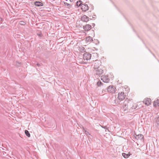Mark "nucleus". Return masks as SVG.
Here are the masks:
<instances>
[{
	"mask_svg": "<svg viewBox=\"0 0 159 159\" xmlns=\"http://www.w3.org/2000/svg\"><path fill=\"white\" fill-rule=\"evenodd\" d=\"M125 94L124 92H121L119 93L118 95V99H116L115 100V102L116 103H120V100H123L125 98Z\"/></svg>",
	"mask_w": 159,
	"mask_h": 159,
	"instance_id": "1",
	"label": "nucleus"
},
{
	"mask_svg": "<svg viewBox=\"0 0 159 159\" xmlns=\"http://www.w3.org/2000/svg\"><path fill=\"white\" fill-rule=\"evenodd\" d=\"M129 100H126L124 101L122 107L124 111L126 112L129 111Z\"/></svg>",
	"mask_w": 159,
	"mask_h": 159,
	"instance_id": "2",
	"label": "nucleus"
},
{
	"mask_svg": "<svg viewBox=\"0 0 159 159\" xmlns=\"http://www.w3.org/2000/svg\"><path fill=\"white\" fill-rule=\"evenodd\" d=\"M129 111H133L134 110L137 108L136 105L131 100H129Z\"/></svg>",
	"mask_w": 159,
	"mask_h": 159,
	"instance_id": "3",
	"label": "nucleus"
},
{
	"mask_svg": "<svg viewBox=\"0 0 159 159\" xmlns=\"http://www.w3.org/2000/svg\"><path fill=\"white\" fill-rule=\"evenodd\" d=\"M91 54L86 52L83 55V57L84 59L85 60H89L91 59Z\"/></svg>",
	"mask_w": 159,
	"mask_h": 159,
	"instance_id": "4",
	"label": "nucleus"
},
{
	"mask_svg": "<svg viewBox=\"0 0 159 159\" xmlns=\"http://www.w3.org/2000/svg\"><path fill=\"white\" fill-rule=\"evenodd\" d=\"M107 91L111 93H114L115 92V87L113 86H109L107 89Z\"/></svg>",
	"mask_w": 159,
	"mask_h": 159,
	"instance_id": "5",
	"label": "nucleus"
},
{
	"mask_svg": "<svg viewBox=\"0 0 159 159\" xmlns=\"http://www.w3.org/2000/svg\"><path fill=\"white\" fill-rule=\"evenodd\" d=\"M101 80L103 82L108 83L110 81V79L107 75H103L101 77Z\"/></svg>",
	"mask_w": 159,
	"mask_h": 159,
	"instance_id": "6",
	"label": "nucleus"
},
{
	"mask_svg": "<svg viewBox=\"0 0 159 159\" xmlns=\"http://www.w3.org/2000/svg\"><path fill=\"white\" fill-rule=\"evenodd\" d=\"M96 72L95 74L98 76H100L103 73V70L101 68H98V69L96 70Z\"/></svg>",
	"mask_w": 159,
	"mask_h": 159,
	"instance_id": "7",
	"label": "nucleus"
},
{
	"mask_svg": "<svg viewBox=\"0 0 159 159\" xmlns=\"http://www.w3.org/2000/svg\"><path fill=\"white\" fill-rule=\"evenodd\" d=\"M81 7L82 11H86L89 9L88 5L86 4H82L81 5Z\"/></svg>",
	"mask_w": 159,
	"mask_h": 159,
	"instance_id": "8",
	"label": "nucleus"
},
{
	"mask_svg": "<svg viewBox=\"0 0 159 159\" xmlns=\"http://www.w3.org/2000/svg\"><path fill=\"white\" fill-rule=\"evenodd\" d=\"M81 20L84 22H87L89 20V18L86 15H84L81 17Z\"/></svg>",
	"mask_w": 159,
	"mask_h": 159,
	"instance_id": "9",
	"label": "nucleus"
},
{
	"mask_svg": "<svg viewBox=\"0 0 159 159\" xmlns=\"http://www.w3.org/2000/svg\"><path fill=\"white\" fill-rule=\"evenodd\" d=\"M83 28L85 31H88L91 29V26L89 24L83 26Z\"/></svg>",
	"mask_w": 159,
	"mask_h": 159,
	"instance_id": "10",
	"label": "nucleus"
},
{
	"mask_svg": "<svg viewBox=\"0 0 159 159\" xmlns=\"http://www.w3.org/2000/svg\"><path fill=\"white\" fill-rule=\"evenodd\" d=\"M151 99L149 98H146L143 100V102L146 105L148 106L151 104Z\"/></svg>",
	"mask_w": 159,
	"mask_h": 159,
	"instance_id": "11",
	"label": "nucleus"
},
{
	"mask_svg": "<svg viewBox=\"0 0 159 159\" xmlns=\"http://www.w3.org/2000/svg\"><path fill=\"white\" fill-rule=\"evenodd\" d=\"M143 135L141 134H139L138 135L136 134V135L135 136V139L137 140H141L143 138Z\"/></svg>",
	"mask_w": 159,
	"mask_h": 159,
	"instance_id": "12",
	"label": "nucleus"
},
{
	"mask_svg": "<svg viewBox=\"0 0 159 159\" xmlns=\"http://www.w3.org/2000/svg\"><path fill=\"white\" fill-rule=\"evenodd\" d=\"M34 4L37 7H40L43 6V4L41 2L36 1L34 2Z\"/></svg>",
	"mask_w": 159,
	"mask_h": 159,
	"instance_id": "13",
	"label": "nucleus"
},
{
	"mask_svg": "<svg viewBox=\"0 0 159 159\" xmlns=\"http://www.w3.org/2000/svg\"><path fill=\"white\" fill-rule=\"evenodd\" d=\"M85 40L86 42H93V38L89 36L86 38Z\"/></svg>",
	"mask_w": 159,
	"mask_h": 159,
	"instance_id": "14",
	"label": "nucleus"
},
{
	"mask_svg": "<svg viewBox=\"0 0 159 159\" xmlns=\"http://www.w3.org/2000/svg\"><path fill=\"white\" fill-rule=\"evenodd\" d=\"M153 105L154 106L156 107L157 106H159V100L157 99L153 103Z\"/></svg>",
	"mask_w": 159,
	"mask_h": 159,
	"instance_id": "15",
	"label": "nucleus"
},
{
	"mask_svg": "<svg viewBox=\"0 0 159 159\" xmlns=\"http://www.w3.org/2000/svg\"><path fill=\"white\" fill-rule=\"evenodd\" d=\"M130 155V154H126L125 153H122V155L125 158H128Z\"/></svg>",
	"mask_w": 159,
	"mask_h": 159,
	"instance_id": "16",
	"label": "nucleus"
},
{
	"mask_svg": "<svg viewBox=\"0 0 159 159\" xmlns=\"http://www.w3.org/2000/svg\"><path fill=\"white\" fill-rule=\"evenodd\" d=\"M79 51L82 52H85V48L83 47H79Z\"/></svg>",
	"mask_w": 159,
	"mask_h": 159,
	"instance_id": "17",
	"label": "nucleus"
},
{
	"mask_svg": "<svg viewBox=\"0 0 159 159\" xmlns=\"http://www.w3.org/2000/svg\"><path fill=\"white\" fill-rule=\"evenodd\" d=\"M103 84L101 81L100 80H99L97 83V85L98 86H100L102 85Z\"/></svg>",
	"mask_w": 159,
	"mask_h": 159,
	"instance_id": "18",
	"label": "nucleus"
},
{
	"mask_svg": "<svg viewBox=\"0 0 159 159\" xmlns=\"http://www.w3.org/2000/svg\"><path fill=\"white\" fill-rule=\"evenodd\" d=\"M25 133L26 134V135L28 137H30V133H29V132L27 130H25Z\"/></svg>",
	"mask_w": 159,
	"mask_h": 159,
	"instance_id": "19",
	"label": "nucleus"
},
{
	"mask_svg": "<svg viewBox=\"0 0 159 159\" xmlns=\"http://www.w3.org/2000/svg\"><path fill=\"white\" fill-rule=\"evenodd\" d=\"M81 2V1H77L76 2V4L77 6L78 7H79L80 6H81V5L82 4Z\"/></svg>",
	"mask_w": 159,
	"mask_h": 159,
	"instance_id": "20",
	"label": "nucleus"
},
{
	"mask_svg": "<svg viewBox=\"0 0 159 159\" xmlns=\"http://www.w3.org/2000/svg\"><path fill=\"white\" fill-rule=\"evenodd\" d=\"M155 125L157 128H159V120H156Z\"/></svg>",
	"mask_w": 159,
	"mask_h": 159,
	"instance_id": "21",
	"label": "nucleus"
},
{
	"mask_svg": "<svg viewBox=\"0 0 159 159\" xmlns=\"http://www.w3.org/2000/svg\"><path fill=\"white\" fill-rule=\"evenodd\" d=\"M64 4L65 5V6H67L69 8L70 7L71 5L70 4L66 2H64Z\"/></svg>",
	"mask_w": 159,
	"mask_h": 159,
	"instance_id": "22",
	"label": "nucleus"
},
{
	"mask_svg": "<svg viewBox=\"0 0 159 159\" xmlns=\"http://www.w3.org/2000/svg\"><path fill=\"white\" fill-rule=\"evenodd\" d=\"M84 132L86 135L88 136L89 135H90V134L89 133V132L85 130L84 129Z\"/></svg>",
	"mask_w": 159,
	"mask_h": 159,
	"instance_id": "23",
	"label": "nucleus"
},
{
	"mask_svg": "<svg viewBox=\"0 0 159 159\" xmlns=\"http://www.w3.org/2000/svg\"><path fill=\"white\" fill-rule=\"evenodd\" d=\"M93 43H96V44H97V43H99L97 39H95L93 40Z\"/></svg>",
	"mask_w": 159,
	"mask_h": 159,
	"instance_id": "24",
	"label": "nucleus"
},
{
	"mask_svg": "<svg viewBox=\"0 0 159 159\" xmlns=\"http://www.w3.org/2000/svg\"><path fill=\"white\" fill-rule=\"evenodd\" d=\"M20 24L21 25H25V22L24 21H21L20 22Z\"/></svg>",
	"mask_w": 159,
	"mask_h": 159,
	"instance_id": "25",
	"label": "nucleus"
},
{
	"mask_svg": "<svg viewBox=\"0 0 159 159\" xmlns=\"http://www.w3.org/2000/svg\"><path fill=\"white\" fill-rule=\"evenodd\" d=\"M41 65H42V64H39V63L36 64V65L37 66H41Z\"/></svg>",
	"mask_w": 159,
	"mask_h": 159,
	"instance_id": "26",
	"label": "nucleus"
},
{
	"mask_svg": "<svg viewBox=\"0 0 159 159\" xmlns=\"http://www.w3.org/2000/svg\"><path fill=\"white\" fill-rule=\"evenodd\" d=\"M2 18L1 17H0V21H2Z\"/></svg>",
	"mask_w": 159,
	"mask_h": 159,
	"instance_id": "27",
	"label": "nucleus"
},
{
	"mask_svg": "<svg viewBox=\"0 0 159 159\" xmlns=\"http://www.w3.org/2000/svg\"><path fill=\"white\" fill-rule=\"evenodd\" d=\"M159 120V116H158L157 119L156 120Z\"/></svg>",
	"mask_w": 159,
	"mask_h": 159,
	"instance_id": "28",
	"label": "nucleus"
},
{
	"mask_svg": "<svg viewBox=\"0 0 159 159\" xmlns=\"http://www.w3.org/2000/svg\"><path fill=\"white\" fill-rule=\"evenodd\" d=\"M95 25V24L94 23H93L92 24V25L93 26H94Z\"/></svg>",
	"mask_w": 159,
	"mask_h": 159,
	"instance_id": "29",
	"label": "nucleus"
},
{
	"mask_svg": "<svg viewBox=\"0 0 159 159\" xmlns=\"http://www.w3.org/2000/svg\"><path fill=\"white\" fill-rule=\"evenodd\" d=\"M95 16L92 17V18H95Z\"/></svg>",
	"mask_w": 159,
	"mask_h": 159,
	"instance_id": "30",
	"label": "nucleus"
},
{
	"mask_svg": "<svg viewBox=\"0 0 159 159\" xmlns=\"http://www.w3.org/2000/svg\"><path fill=\"white\" fill-rule=\"evenodd\" d=\"M103 91H104V92H105V91H106V90H102V92H103Z\"/></svg>",
	"mask_w": 159,
	"mask_h": 159,
	"instance_id": "31",
	"label": "nucleus"
},
{
	"mask_svg": "<svg viewBox=\"0 0 159 159\" xmlns=\"http://www.w3.org/2000/svg\"><path fill=\"white\" fill-rule=\"evenodd\" d=\"M90 19L91 20H92V18H90Z\"/></svg>",
	"mask_w": 159,
	"mask_h": 159,
	"instance_id": "32",
	"label": "nucleus"
},
{
	"mask_svg": "<svg viewBox=\"0 0 159 159\" xmlns=\"http://www.w3.org/2000/svg\"><path fill=\"white\" fill-rule=\"evenodd\" d=\"M94 16H96V15H94Z\"/></svg>",
	"mask_w": 159,
	"mask_h": 159,
	"instance_id": "33",
	"label": "nucleus"
},
{
	"mask_svg": "<svg viewBox=\"0 0 159 159\" xmlns=\"http://www.w3.org/2000/svg\"><path fill=\"white\" fill-rule=\"evenodd\" d=\"M70 1H71V0H70Z\"/></svg>",
	"mask_w": 159,
	"mask_h": 159,
	"instance_id": "34",
	"label": "nucleus"
},
{
	"mask_svg": "<svg viewBox=\"0 0 159 159\" xmlns=\"http://www.w3.org/2000/svg\"><path fill=\"white\" fill-rule=\"evenodd\" d=\"M70 1H71V0H70Z\"/></svg>",
	"mask_w": 159,
	"mask_h": 159,
	"instance_id": "35",
	"label": "nucleus"
},
{
	"mask_svg": "<svg viewBox=\"0 0 159 159\" xmlns=\"http://www.w3.org/2000/svg\"><path fill=\"white\" fill-rule=\"evenodd\" d=\"M66 0V1H67V0Z\"/></svg>",
	"mask_w": 159,
	"mask_h": 159,
	"instance_id": "36",
	"label": "nucleus"
}]
</instances>
